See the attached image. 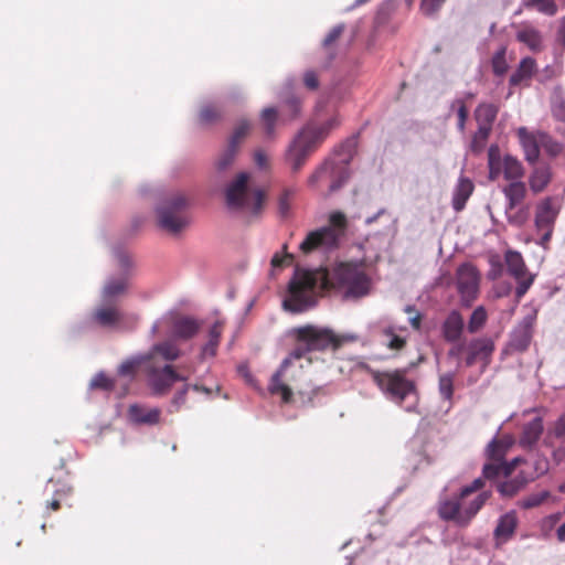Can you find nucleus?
<instances>
[{"label": "nucleus", "instance_id": "f257e3e1", "mask_svg": "<svg viewBox=\"0 0 565 565\" xmlns=\"http://www.w3.org/2000/svg\"><path fill=\"white\" fill-rule=\"evenodd\" d=\"M330 284L345 301H358L371 294L372 279L361 264L339 263L331 271H295L282 307L292 313L303 312L317 303L318 289Z\"/></svg>", "mask_w": 565, "mask_h": 565}, {"label": "nucleus", "instance_id": "f03ea898", "mask_svg": "<svg viewBox=\"0 0 565 565\" xmlns=\"http://www.w3.org/2000/svg\"><path fill=\"white\" fill-rule=\"evenodd\" d=\"M297 345L290 354L282 360L279 369L273 374L269 391L271 394H280L282 401L288 403L292 396V390L286 381L294 380V374L288 375L287 371L295 364V361L302 359L311 351H321L330 347H337L338 340L330 329L306 326L295 330Z\"/></svg>", "mask_w": 565, "mask_h": 565}, {"label": "nucleus", "instance_id": "7ed1b4c3", "mask_svg": "<svg viewBox=\"0 0 565 565\" xmlns=\"http://www.w3.org/2000/svg\"><path fill=\"white\" fill-rule=\"evenodd\" d=\"M250 174L239 172L224 189L225 205L228 212L242 217L257 216L263 207L265 193L253 188Z\"/></svg>", "mask_w": 565, "mask_h": 565}, {"label": "nucleus", "instance_id": "20e7f679", "mask_svg": "<svg viewBox=\"0 0 565 565\" xmlns=\"http://www.w3.org/2000/svg\"><path fill=\"white\" fill-rule=\"evenodd\" d=\"M372 377L388 401L408 413L416 412L418 394L415 383L406 377L405 370L373 372Z\"/></svg>", "mask_w": 565, "mask_h": 565}, {"label": "nucleus", "instance_id": "39448f33", "mask_svg": "<svg viewBox=\"0 0 565 565\" xmlns=\"http://www.w3.org/2000/svg\"><path fill=\"white\" fill-rule=\"evenodd\" d=\"M354 141L352 139L343 142L335 151L339 160L327 158L309 177L308 184L316 186L319 181L330 178L331 183L329 192L333 193L340 190L350 179L351 172L349 164L353 157Z\"/></svg>", "mask_w": 565, "mask_h": 565}, {"label": "nucleus", "instance_id": "423d86ee", "mask_svg": "<svg viewBox=\"0 0 565 565\" xmlns=\"http://www.w3.org/2000/svg\"><path fill=\"white\" fill-rule=\"evenodd\" d=\"M347 230V217L342 212H333L329 216V224L311 231L300 243L299 249L303 254L312 252L328 253L339 247Z\"/></svg>", "mask_w": 565, "mask_h": 565}, {"label": "nucleus", "instance_id": "0eeeda50", "mask_svg": "<svg viewBox=\"0 0 565 565\" xmlns=\"http://www.w3.org/2000/svg\"><path fill=\"white\" fill-rule=\"evenodd\" d=\"M489 497V492H481L473 499H469V497H461L459 492L450 499L440 501L438 514L444 521H451L457 526L466 527L481 510Z\"/></svg>", "mask_w": 565, "mask_h": 565}, {"label": "nucleus", "instance_id": "6e6552de", "mask_svg": "<svg viewBox=\"0 0 565 565\" xmlns=\"http://www.w3.org/2000/svg\"><path fill=\"white\" fill-rule=\"evenodd\" d=\"M188 199L180 192L162 198L154 207L158 226L170 234H179L190 223L184 213Z\"/></svg>", "mask_w": 565, "mask_h": 565}, {"label": "nucleus", "instance_id": "1a4fd4ad", "mask_svg": "<svg viewBox=\"0 0 565 565\" xmlns=\"http://www.w3.org/2000/svg\"><path fill=\"white\" fill-rule=\"evenodd\" d=\"M148 386L154 396L166 395L175 382H188L189 376L175 371L169 363L158 365L157 362H148L145 366Z\"/></svg>", "mask_w": 565, "mask_h": 565}, {"label": "nucleus", "instance_id": "9d476101", "mask_svg": "<svg viewBox=\"0 0 565 565\" xmlns=\"http://www.w3.org/2000/svg\"><path fill=\"white\" fill-rule=\"evenodd\" d=\"M162 327L170 328V331L166 334L172 337L175 341H186L198 334L202 322L190 316L174 317L172 313H167L152 324L151 335H156Z\"/></svg>", "mask_w": 565, "mask_h": 565}, {"label": "nucleus", "instance_id": "9b49d317", "mask_svg": "<svg viewBox=\"0 0 565 565\" xmlns=\"http://www.w3.org/2000/svg\"><path fill=\"white\" fill-rule=\"evenodd\" d=\"M317 147L312 137H309L303 130L297 134L285 154V160L294 173L300 171Z\"/></svg>", "mask_w": 565, "mask_h": 565}, {"label": "nucleus", "instance_id": "f8f14e48", "mask_svg": "<svg viewBox=\"0 0 565 565\" xmlns=\"http://www.w3.org/2000/svg\"><path fill=\"white\" fill-rule=\"evenodd\" d=\"M457 290L461 303L469 307L477 298L479 290V276L476 268L470 264H462L457 269Z\"/></svg>", "mask_w": 565, "mask_h": 565}, {"label": "nucleus", "instance_id": "ddd939ff", "mask_svg": "<svg viewBox=\"0 0 565 565\" xmlns=\"http://www.w3.org/2000/svg\"><path fill=\"white\" fill-rule=\"evenodd\" d=\"M114 255L119 264V266L124 269V274L120 277H110L106 280V284L102 290V301L103 302H111L113 299L125 292L128 285V274L127 270L132 266V263L127 254H125L120 249H115Z\"/></svg>", "mask_w": 565, "mask_h": 565}, {"label": "nucleus", "instance_id": "4468645a", "mask_svg": "<svg viewBox=\"0 0 565 565\" xmlns=\"http://www.w3.org/2000/svg\"><path fill=\"white\" fill-rule=\"evenodd\" d=\"M510 444L504 443L503 440H498L493 438L487 446V454L490 458L494 460V462L486 463L482 469V475L487 479H494L500 475L509 476L512 470V465L508 466L501 462V459L504 457L505 451L508 450Z\"/></svg>", "mask_w": 565, "mask_h": 565}, {"label": "nucleus", "instance_id": "2eb2a0df", "mask_svg": "<svg viewBox=\"0 0 565 565\" xmlns=\"http://www.w3.org/2000/svg\"><path fill=\"white\" fill-rule=\"evenodd\" d=\"M505 263L509 274L518 280L515 297L520 300L533 284L534 278L527 273L522 255L519 252H507Z\"/></svg>", "mask_w": 565, "mask_h": 565}, {"label": "nucleus", "instance_id": "dca6fc26", "mask_svg": "<svg viewBox=\"0 0 565 565\" xmlns=\"http://www.w3.org/2000/svg\"><path fill=\"white\" fill-rule=\"evenodd\" d=\"M536 321V310L526 313L512 329L509 345L512 350L524 352L530 347L533 337V328Z\"/></svg>", "mask_w": 565, "mask_h": 565}, {"label": "nucleus", "instance_id": "f3484780", "mask_svg": "<svg viewBox=\"0 0 565 565\" xmlns=\"http://www.w3.org/2000/svg\"><path fill=\"white\" fill-rule=\"evenodd\" d=\"M367 329L373 339L390 350H401L405 345V339L397 335L394 327L384 318L370 322Z\"/></svg>", "mask_w": 565, "mask_h": 565}, {"label": "nucleus", "instance_id": "a211bd4d", "mask_svg": "<svg viewBox=\"0 0 565 565\" xmlns=\"http://www.w3.org/2000/svg\"><path fill=\"white\" fill-rule=\"evenodd\" d=\"M494 351V343L490 338H477L467 344L465 364L472 366L477 360L488 361Z\"/></svg>", "mask_w": 565, "mask_h": 565}, {"label": "nucleus", "instance_id": "6ab92c4d", "mask_svg": "<svg viewBox=\"0 0 565 565\" xmlns=\"http://www.w3.org/2000/svg\"><path fill=\"white\" fill-rule=\"evenodd\" d=\"M148 362H156V356L159 355L166 362H173L182 355V351L177 344V341L168 335L163 341L154 343L150 350L145 353Z\"/></svg>", "mask_w": 565, "mask_h": 565}, {"label": "nucleus", "instance_id": "aec40b11", "mask_svg": "<svg viewBox=\"0 0 565 565\" xmlns=\"http://www.w3.org/2000/svg\"><path fill=\"white\" fill-rule=\"evenodd\" d=\"M465 330V320L458 310H451L441 324V333L445 341L458 342Z\"/></svg>", "mask_w": 565, "mask_h": 565}, {"label": "nucleus", "instance_id": "412c9836", "mask_svg": "<svg viewBox=\"0 0 565 565\" xmlns=\"http://www.w3.org/2000/svg\"><path fill=\"white\" fill-rule=\"evenodd\" d=\"M161 411L158 407H146L140 404L129 406L128 416L138 425H156L159 423Z\"/></svg>", "mask_w": 565, "mask_h": 565}, {"label": "nucleus", "instance_id": "4be33fe9", "mask_svg": "<svg viewBox=\"0 0 565 565\" xmlns=\"http://www.w3.org/2000/svg\"><path fill=\"white\" fill-rule=\"evenodd\" d=\"M292 87L294 79L288 78L285 83L284 89L278 94L281 105L289 119L297 118L301 113V99L291 93Z\"/></svg>", "mask_w": 565, "mask_h": 565}, {"label": "nucleus", "instance_id": "5701e85b", "mask_svg": "<svg viewBox=\"0 0 565 565\" xmlns=\"http://www.w3.org/2000/svg\"><path fill=\"white\" fill-rule=\"evenodd\" d=\"M518 526V516L515 511H509L502 514L493 531L494 539L498 543L508 542L514 534Z\"/></svg>", "mask_w": 565, "mask_h": 565}, {"label": "nucleus", "instance_id": "b1692460", "mask_svg": "<svg viewBox=\"0 0 565 565\" xmlns=\"http://www.w3.org/2000/svg\"><path fill=\"white\" fill-rule=\"evenodd\" d=\"M92 319L100 327H113L120 321L121 315L114 303L102 301L94 310Z\"/></svg>", "mask_w": 565, "mask_h": 565}, {"label": "nucleus", "instance_id": "393cba45", "mask_svg": "<svg viewBox=\"0 0 565 565\" xmlns=\"http://www.w3.org/2000/svg\"><path fill=\"white\" fill-rule=\"evenodd\" d=\"M558 209L553 204V199L546 198L536 209L535 226L537 231L543 227H553Z\"/></svg>", "mask_w": 565, "mask_h": 565}, {"label": "nucleus", "instance_id": "a878e982", "mask_svg": "<svg viewBox=\"0 0 565 565\" xmlns=\"http://www.w3.org/2000/svg\"><path fill=\"white\" fill-rule=\"evenodd\" d=\"M543 429V420L541 417H535L526 423L519 440L520 446L524 449H532L541 438Z\"/></svg>", "mask_w": 565, "mask_h": 565}, {"label": "nucleus", "instance_id": "bb28decb", "mask_svg": "<svg viewBox=\"0 0 565 565\" xmlns=\"http://www.w3.org/2000/svg\"><path fill=\"white\" fill-rule=\"evenodd\" d=\"M503 194L507 199L505 213L514 210L526 195V186L522 181H514L503 188Z\"/></svg>", "mask_w": 565, "mask_h": 565}, {"label": "nucleus", "instance_id": "cd10ccee", "mask_svg": "<svg viewBox=\"0 0 565 565\" xmlns=\"http://www.w3.org/2000/svg\"><path fill=\"white\" fill-rule=\"evenodd\" d=\"M341 124V118L338 115L332 116L319 126L302 129L312 140L319 146L328 135Z\"/></svg>", "mask_w": 565, "mask_h": 565}, {"label": "nucleus", "instance_id": "c85d7f7f", "mask_svg": "<svg viewBox=\"0 0 565 565\" xmlns=\"http://www.w3.org/2000/svg\"><path fill=\"white\" fill-rule=\"evenodd\" d=\"M518 136L520 138L526 161L530 163H535L540 156V148L535 137L530 134L525 127L519 128Z\"/></svg>", "mask_w": 565, "mask_h": 565}, {"label": "nucleus", "instance_id": "c756f323", "mask_svg": "<svg viewBox=\"0 0 565 565\" xmlns=\"http://www.w3.org/2000/svg\"><path fill=\"white\" fill-rule=\"evenodd\" d=\"M473 191V183L468 178H459L452 194V207L461 211Z\"/></svg>", "mask_w": 565, "mask_h": 565}, {"label": "nucleus", "instance_id": "7c9ffc66", "mask_svg": "<svg viewBox=\"0 0 565 565\" xmlns=\"http://www.w3.org/2000/svg\"><path fill=\"white\" fill-rule=\"evenodd\" d=\"M516 39L521 43L527 45L531 50L536 51L542 46V34L532 25H522L516 32Z\"/></svg>", "mask_w": 565, "mask_h": 565}, {"label": "nucleus", "instance_id": "2f4dec72", "mask_svg": "<svg viewBox=\"0 0 565 565\" xmlns=\"http://www.w3.org/2000/svg\"><path fill=\"white\" fill-rule=\"evenodd\" d=\"M551 181V169L548 166H537L530 175V188L534 193L542 192Z\"/></svg>", "mask_w": 565, "mask_h": 565}, {"label": "nucleus", "instance_id": "473e14b6", "mask_svg": "<svg viewBox=\"0 0 565 565\" xmlns=\"http://www.w3.org/2000/svg\"><path fill=\"white\" fill-rule=\"evenodd\" d=\"M222 333V326L217 321L209 330V341L202 347L200 359L204 360L207 356H214L220 343Z\"/></svg>", "mask_w": 565, "mask_h": 565}, {"label": "nucleus", "instance_id": "72a5a7b5", "mask_svg": "<svg viewBox=\"0 0 565 565\" xmlns=\"http://www.w3.org/2000/svg\"><path fill=\"white\" fill-rule=\"evenodd\" d=\"M535 70V61L532 57H524L521 60L518 70L510 76V85L516 86L523 81L531 78Z\"/></svg>", "mask_w": 565, "mask_h": 565}, {"label": "nucleus", "instance_id": "f704fd0d", "mask_svg": "<svg viewBox=\"0 0 565 565\" xmlns=\"http://www.w3.org/2000/svg\"><path fill=\"white\" fill-rule=\"evenodd\" d=\"M296 190L294 188H284L277 196V213L282 220L291 216V204Z\"/></svg>", "mask_w": 565, "mask_h": 565}, {"label": "nucleus", "instance_id": "c9c22d12", "mask_svg": "<svg viewBox=\"0 0 565 565\" xmlns=\"http://www.w3.org/2000/svg\"><path fill=\"white\" fill-rule=\"evenodd\" d=\"M522 7L525 9H534L547 17H553L558 11L556 0H522Z\"/></svg>", "mask_w": 565, "mask_h": 565}, {"label": "nucleus", "instance_id": "e433bc0d", "mask_svg": "<svg viewBox=\"0 0 565 565\" xmlns=\"http://www.w3.org/2000/svg\"><path fill=\"white\" fill-rule=\"evenodd\" d=\"M551 106L553 116L557 120L565 122V94L561 86H556L553 89L551 96Z\"/></svg>", "mask_w": 565, "mask_h": 565}, {"label": "nucleus", "instance_id": "4c0bfd02", "mask_svg": "<svg viewBox=\"0 0 565 565\" xmlns=\"http://www.w3.org/2000/svg\"><path fill=\"white\" fill-rule=\"evenodd\" d=\"M521 162L512 156H505L503 160V174L507 180L519 181L523 177Z\"/></svg>", "mask_w": 565, "mask_h": 565}, {"label": "nucleus", "instance_id": "58836bf2", "mask_svg": "<svg viewBox=\"0 0 565 565\" xmlns=\"http://www.w3.org/2000/svg\"><path fill=\"white\" fill-rule=\"evenodd\" d=\"M278 119V110L276 107H266L260 113V121L264 126V132L267 138L275 135L276 122Z\"/></svg>", "mask_w": 565, "mask_h": 565}, {"label": "nucleus", "instance_id": "ea45409f", "mask_svg": "<svg viewBox=\"0 0 565 565\" xmlns=\"http://www.w3.org/2000/svg\"><path fill=\"white\" fill-rule=\"evenodd\" d=\"M498 111L499 109L494 104H480L475 111L476 120L478 124H487L492 126L497 118Z\"/></svg>", "mask_w": 565, "mask_h": 565}, {"label": "nucleus", "instance_id": "a19ab883", "mask_svg": "<svg viewBox=\"0 0 565 565\" xmlns=\"http://www.w3.org/2000/svg\"><path fill=\"white\" fill-rule=\"evenodd\" d=\"M116 386V380L109 377L104 371H99L89 381L88 390H100L104 392H113Z\"/></svg>", "mask_w": 565, "mask_h": 565}, {"label": "nucleus", "instance_id": "79ce46f5", "mask_svg": "<svg viewBox=\"0 0 565 565\" xmlns=\"http://www.w3.org/2000/svg\"><path fill=\"white\" fill-rule=\"evenodd\" d=\"M238 147L234 146V143H227L224 151L220 154L216 161V169L220 172L226 171L235 161L237 154Z\"/></svg>", "mask_w": 565, "mask_h": 565}, {"label": "nucleus", "instance_id": "37998d69", "mask_svg": "<svg viewBox=\"0 0 565 565\" xmlns=\"http://www.w3.org/2000/svg\"><path fill=\"white\" fill-rule=\"evenodd\" d=\"M492 71L495 76H503L509 70L507 61V49L501 46L492 56L491 60Z\"/></svg>", "mask_w": 565, "mask_h": 565}, {"label": "nucleus", "instance_id": "c03bdc74", "mask_svg": "<svg viewBox=\"0 0 565 565\" xmlns=\"http://www.w3.org/2000/svg\"><path fill=\"white\" fill-rule=\"evenodd\" d=\"M487 317L488 316H487L486 309L482 306L477 307L472 311V313L469 318V321H468L467 329H468L469 333H476L480 329H482L487 322Z\"/></svg>", "mask_w": 565, "mask_h": 565}, {"label": "nucleus", "instance_id": "a18cd8bd", "mask_svg": "<svg viewBox=\"0 0 565 565\" xmlns=\"http://www.w3.org/2000/svg\"><path fill=\"white\" fill-rule=\"evenodd\" d=\"M141 364L145 366L148 364L146 354H138L122 362L118 367V373L122 376L132 375L135 369Z\"/></svg>", "mask_w": 565, "mask_h": 565}, {"label": "nucleus", "instance_id": "49530a36", "mask_svg": "<svg viewBox=\"0 0 565 565\" xmlns=\"http://www.w3.org/2000/svg\"><path fill=\"white\" fill-rule=\"evenodd\" d=\"M455 373H446L439 376L438 388L444 399L450 401L454 394Z\"/></svg>", "mask_w": 565, "mask_h": 565}, {"label": "nucleus", "instance_id": "de8ad7c7", "mask_svg": "<svg viewBox=\"0 0 565 565\" xmlns=\"http://www.w3.org/2000/svg\"><path fill=\"white\" fill-rule=\"evenodd\" d=\"M524 486V480L520 478H514L509 481L502 482L498 487V491L503 497H513L515 493H518L522 487Z\"/></svg>", "mask_w": 565, "mask_h": 565}, {"label": "nucleus", "instance_id": "09e8293b", "mask_svg": "<svg viewBox=\"0 0 565 565\" xmlns=\"http://www.w3.org/2000/svg\"><path fill=\"white\" fill-rule=\"evenodd\" d=\"M185 384L180 388L171 399L170 406L168 408L169 413H173L179 411L186 401V394L190 391V383L184 382Z\"/></svg>", "mask_w": 565, "mask_h": 565}, {"label": "nucleus", "instance_id": "8fccbe9b", "mask_svg": "<svg viewBox=\"0 0 565 565\" xmlns=\"http://www.w3.org/2000/svg\"><path fill=\"white\" fill-rule=\"evenodd\" d=\"M221 116L220 109L211 104H205L201 107L199 118L202 124H211L218 119Z\"/></svg>", "mask_w": 565, "mask_h": 565}, {"label": "nucleus", "instance_id": "3c124183", "mask_svg": "<svg viewBox=\"0 0 565 565\" xmlns=\"http://www.w3.org/2000/svg\"><path fill=\"white\" fill-rule=\"evenodd\" d=\"M548 497H550L548 491H541L537 493H532L529 497L524 498L520 502V505L523 509H532V508H535V507H539L540 504H542Z\"/></svg>", "mask_w": 565, "mask_h": 565}, {"label": "nucleus", "instance_id": "603ef678", "mask_svg": "<svg viewBox=\"0 0 565 565\" xmlns=\"http://www.w3.org/2000/svg\"><path fill=\"white\" fill-rule=\"evenodd\" d=\"M249 129H250L249 120L241 119L237 122V125H236V127H235V129H234V131H233L228 142L230 143H234V146L238 147L239 140L247 135Z\"/></svg>", "mask_w": 565, "mask_h": 565}, {"label": "nucleus", "instance_id": "864d4df0", "mask_svg": "<svg viewBox=\"0 0 565 565\" xmlns=\"http://www.w3.org/2000/svg\"><path fill=\"white\" fill-rule=\"evenodd\" d=\"M505 214L508 222L518 227L522 226L527 220V211L525 209H519L514 213H511V211H509Z\"/></svg>", "mask_w": 565, "mask_h": 565}, {"label": "nucleus", "instance_id": "5fc2aeb1", "mask_svg": "<svg viewBox=\"0 0 565 565\" xmlns=\"http://www.w3.org/2000/svg\"><path fill=\"white\" fill-rule=\"evenodd\" d=\"M494 148L489 149V178L495 180L501 172V163L499 159L494 158Z\"/></svg>", "mask_w": 565, "mask_h": 565}, {"label": "nucleus", "instance_id": "6e6d98bb", "mask_svg": "<svg viewBox=\"0 0 565 565\" xmlns=\"http://www.w3.org/2000/svg\"><path fill=\"white\" fill-rule=\"evenodd\" d=\"M445 0H422L420 9L425 15L435 14L443 6Z\"/></svg>", "mask_w": 565, "mask_h": 565}, {"label": "nucleus", "instance_id": "4d7b16f0", "mask_svg": "<svg viewBox=\"0 0 565 565\" xmlns=\"http://www.w3.org/2000/svg\"><path fill=\"white\" fill-rule=\"evenodd\" d=\"M456 105H458V109H457V115H458V130L459 131H463L465 130V125H466V120H467V117H468V110H467V107L465 105V103L461 100V99H456L454 103H452V107H455Z\"/></svg>", "mask_w": 565, "mask_h": 565}, {"label": "nucleus", "instance_id": "13d9d810", "mask_svg": "<svg viewBox=\"0 0 565 565\" xmlns=\"http://www.w3.org/2000/svg\"><path fill=\"white\" fill-rule=\"evenodd\" d=\"M303 84L310 90L319 88L318 74L315 71L308 70L303 74Z\"/></svg>", "mask_w": 565, "mask_h": 565}, {"label": "nucleus", "instance_id": "bf43d9fd", "mask_svg": "<svg viewBox=\"0 0 565 565\" xmlns=\"http://www.w3.org/2000/svg\"><path fill=\"white\" fill-rule=\"evenodd\" d=\"M343 30H344L343 23L333 26L330 30V32L327 34V36L324 38V40L322 42L323 46H329L333 42H335L339 39V36L342 34Z\"/></svg>", "mask_w": 565, "mask_h": 565}, {"label": "nucleus", "instance_id": "052dcab7", "mask_svg": "<svg viewBox=\"0 0 565 565\" xmlns=\"http://www.w3.org/2000/svg\"><path fill=\"white\" fill-rule=\"evenodd\" d=\"M482 487L483 480L481 478H477L470 484L462 487L459 492L461 493V497H470Z\"/></svg>", "mask_w": 565, "mask_h": 565}, {"label": "nucleus", "instance_id": "680f3d73", "mask_svg": "<svg viewBox=\"0 0 565 565\" xmlns=\"http://www.w3.org/2000/svg\"><path fill=\"white\" fill-rule=\"evenodd\" d=\"M552 434L558 439H565V413L555 422Z\"/></svg>", "mask_w": 565, "mask_h": 565}, {"label": "nucleus", "instance_id": "e2e57ef3", "mask_svg": "<svg viewBox=\"0 0 565 565\" xmlns=\"http://www.w3.org/2000/svg\"><path fill=\"white\" fill-rule=\"evenodd\" d=\"M465 350L467 351V344L455 342V344L448 351V356L459 359Z\"/></svg>", "mask_w": 565, "mask_h": 565}, {"label": "nucleus", "instance_id": "0e129e2a", "mask_svg": "<svg viewBox=\"0 0 565 565\" xmlns=\"http://www.w3.org/2000/svg\"><path fill=\"white\" fill-rule=\"evenodd\" d=\"M254 161L259 169H265L267 167L266 153L260 149L256 150L254 153Z\"/></svg>", "mask_w": 565, "mask_h": 565}, {"label": "nucleus", "instance_id": "69168bd1", "mask_svg": "<svg viewBox=\"0 0 565 565\" xmlns=\"http://www.w3.org/2000/svg\"><path fill=\"white\" fill-rule=\"evenodd\" d=\"M556 41L558 44H561L563 47H565V15L559 20L557 33H556Z\"/></svg>", "mask_w": 565, "mask_h": 565}, {"label": "nucleus", "instance_id": "338daca9", "mask_svg": "<svg viewBox=\"0 0 565 565\" xmlns=\"http://www.w3.org/2000/svg\"><path fill=\"white\" fill-rule=\"evenodd\" d=\"M478 130L476 132V138H480L482 140L487 139L490 131H491V125L487 124H478Z\"/></svg>", "mask_w": 565, "mask_h": 565}, {"label": "nucleus", "instance_id": "774afa93", "mask_svg": "<svg viewBox=\"0 0 565 565\" xmlns=\"http://www.w3.org/2000/svg\"><path fill=\"white\" fill-rule=\"evenodd\" d=\"M539 232L542 233L541 238L539 241V245L544 247L550 242V239L552 237L553 227H543Z\"/></svg>", "mask_w": 565, "mask_h": 565}]
</instances>
